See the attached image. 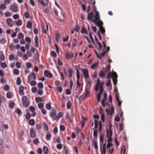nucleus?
I'll use <instances>...</instances> for the list:
<instances>
[{"label": "nucleus", "instance_id": "obj_51", "mask_svg": "<svg viewBox=\"0 0 154 154\" xmlns=\"http://www.w3.org/2000/svg\"><path fill=\"white\" fill-rule=\"evenodd\" d=\"M31 116L29 113L27 112L25 115V118L27 119H29L30 118Z\"/></svg>", "mask_w": 154, "mask_h": 154}, {"label": "nucleus", "instance_id": "obj_64", "mask_svg": "<svg viewBox=\"0 0 154 154\" xmlns=\"http://www.w3.org/2000/svg\"><path fill=\"white\" fill-rule=\"evenodd\" d=\"M6 42V41L4 38H2L1 40H0V43L2 44L5 43Z\"/></svg>", "mask_w": 154, "mask_h": 154}, {"label": "nucleus", "instance_id": "obj_2", "mask_svg": "<svg viewBox=\"0 0 154 154\" xmlns=\"http://www.w3.org/2000/svg\"><path fill=\"white\" fill-rule=\"evenodd\" d=\"M27 97L26 96H23L22 99L23 105V106L26 107L29 105V103L27 101Z\"/></svg>", "mask_w": 154, "mask_h": 154}, {"label": "nucleus", "instance_id": "obj_50", "mask_svg": "<svg viewBox=\"0 0 154 154\" xmlns=\"http://www.w3.org/2000/svg\"><path fill=\"white\" fill-rule=\"evenodd\" d=\"M35 100L36 102L38 103L39 102H42L43 100L40 97H35Z\"/></svg>", "mask_w": 154, "mask_h": 154}, {"label": "nucleus", "instance_id": "obj_19", "mask_svg": "<svg viewBox=\"0 0 154 154\" xmlns=\"http://www.w3.org/2000/svg\"><path fill=\"white\" fill-rule=\"evenodd\" d=\"M38 38L37 36H36L34 38V41H35V46L38 48L39 47V44L38 43Z\"/></svg>", "mask_w": 154, "mask_h": 154}, {"label": "nucleus", "instance_id": "obj_63", "mask_svg": "<svg viewBox=\"0 0 154 154\" xmlns=\"http://www.w3.org/2000/svg\"><path fill=\"white\" fill-rule=\"evenodd\" d=\"M51 55L52 57H56V53L54 51H52L51 52Z\"/></svg>", "mask_w": 154, "mask_h": 154}, {"label": "nucleus", "instance_id": "obj_33", "mask_svg": "<svg viewBox=\"0 0 154 154\" xmlns=\"http://www.w3.org/2000/svg\"><path fill=\"white\" fill-rule=\"evenodd\" d=\"M93 143L94 146V148L96 149V151L97 152V149H98L97 142L95 140H93Z\"/></svg>", "mask_w": 154, "mask_h": 154}, {"label": "nucleus", "instance_id": "obj_11", "mask_svg": "<svg viewBox=\"0 0 154 154\" xmlns=\"http://www.w3.org/2000/svg\"><path fill=\"white\" fill-rule=\"evenodd\" d=\"M93 22L95 23L96 25L98 26L99 28L100 27H103V23L102 21L101 20L96 21V20H94L93 21Z\"/></svg>", "mask_w": 154, "mask_h": 154}, {"label": "nucleus", "instance_id": "obj_42", "mask_svg": "<svg viewBox=\"0 0 154 154\" xmlns=\"http://www.w3.org/2000/svg\"><path fill=\"white\" fill-rule=\"evenodd\" d=\"M21 79L20 77H18L17 78L16 81V84L17 85H19L21 83Z\"/></svg>", "mask_w": 154, "mask_h": 154}, {"label": "nucleus", "instance_id": "obj_15", "mask_svg": "<svg viewBox=\"0 0 154 154\" xmlns=\"http://www.w3.org/2000/svg\"><path fill=\"white\" fill-rule=\"evenodd\" d=\"M19 93L21 95H23L24 94V86H21L19 87Z\"/></svg>", "mask_w": 154, "mask_h": 154}, {"label": "nucleus", "instance_id": "obj_14", "mask_svg": "<svg viewBox=\"0 0 154 154\" xmlns=\"http://www.w3.org/2000/svg\"><path fill=\"white\" fill-rule=\"evenodd\" d=\"M66 56V58L67 60H69L70 58H72L73 57V54L72 53L66 52L65 54Z\"/></svg>", "mask_w": 154, "mask_h": 154}, {"label": "nucleus", "instance_id": "obj_5", "mask_svg": "<svg viewBox=\"0 0 154 154\" xmlns=\"http://www.w3.org/2000/svg\"><path fill=\"white\" fill-rule=\"evenodd\" d=\"M36 134V132L34 128H32L30 129V136L31 138H34Z\"/></svg>", "mask_w": 154, "mask_h": 154}, {"label": "nucleus", "instance_id": "obj_22", "mask_svg": "<svg viewBox=\"0 0 154 154\" xmlns=\"http://www.w3.org/2000/svg\"><path fill=\"white\" fill-rule=\"evenodd\" d=\"M94 18L95 19L94 20H96V21L100 20L99 13L98 12H96V14L94 16Z\"/></svg>", "mask_w": 154, "mask_h": 154}, {"label": "nucleus", "instance_id": "obj_16", "mask_svg": "<svg viewBox=\"0 0 154 154\" xmlns=\"http://www.w3.org/2000/svg\"><path fill=\"white\" fill-rule=\"evenodd\" d=\"M7 23L10 27L12 26L13 25V20L11 18H8L7 19Z\"/></svg>", "mask_w": 154, "mask_h": 154}, {"label": "nucleus", "instance_id": "obj_25", "mask_svg": "<svg viewBox=\"0 0 154 154\" xmlns=\"http://www.w3.org/2000/svg\"><path fill=\"white\" fill-rule=\"evenodd\" d=\"M43 150L44 154H48V149L47 147L45 146L43 148Z\"/></svg>", "mask_w": 154, "mask_h": 154}, {"label": "nucleus", "instance_id": "obj_45", "mask_svg": "<svg viewBox=\"0 0 154 154\" xmlns=\"http://www.w3.org/2000/svg\"><path fill=\"white\" fill-rule=\"evenodd\" d=\"M85 120L84 117H82V121L81 122L82 128H83L85 125Z\"/></svg>", "mask_w": 154, "mask_h": 154}, {"label": "nucleus", "instance_id": "obj_12", "mask_svg": "<svg viewBox=\"0 0 154 154\" xmlns=\"http://www.w3.org/2000/svg\"><path fill=\"white\" fill-rule=\"evenodd\" d=\"M106 111L108 115H109V113L110 115L112 116L114 113V106H112L110 110H108L107 109H106Z\"/></svg>", "mask_w": 154, "mask_h": 154}, {"label": "nucleus", "instance_id": "obj_36", "mask_svg": "<svg viewBox=\"0 0 154 154\" xmlns=\"http://www.w3.org/2000/svg\"><path fill=\"white\" fill-rule=\"evenodd\" d=\"M22 24V20H18L16 23V24L19 26H21Z\"/></svg>", "mask_w": 154, "mask_h": 154}, {"label": "nucleus", "instance_id": "obj_43", "mask_svg": "<svg viewBox=\"0 0 154 154\" xmlns=\"http://www.w3.org/2000/svg\"><path fill=\"white\" fill-rule=\"evenodd\" d=\"M0 60L1 61H4L5 60V56L2 53L0 55Z\"/></svg>", "mask_w": 154, "mask_h": 154}, {"label": "nucleus", "instance_id": "obj_34", "mask_svg": "<svg viewBox=\"0 0 154 154\" xmlns=\"http://www.w3.org/2000/svg\"><path fill=\"white\" fill-rule=\"evenodd\" d=\"M43 127L45 131H48V125L46 124L45 122L43 123Z\"/></svg>", "mask_w": 154, "mask_h": 154}, {"label": "nucleus", "instance_id": "obj_54", "mask_svg": "<svg viewBox=\"0 0 154 154\" xmlns=\"http://www.w3.org/2000/svg\"><path fill=\"white\" fill-rule=\"evenodd\" d=\"M98 64L96 63H93L91 66V68L92 69H93L95 68L97 66Z\"/></svg>", "mask_w": 154, "mask_h": 154}, {"label": "nucleus", "instance_id": "obj_24", "mask_svg": "<svg viewBox=\"0 0 154 154\" xmlns=\"http://www.w3.org/2000/svg\"><path fill=\"white\" fill-rule=\"evenodd\" d=\"M32 27V23L30 21H28L26 24V27L28 29H31Z\"/></svg>", "mask_w": 154, "mask_h": 154}, {"label": "nucleus", "instance_id": "obj_27", "mask_svg": "<svg viewBox=\"0 0 154 154\" xmlns=\"http://www.w3.org/2000/svg\"><path fill=\"white\" fill-rule=\"evenodd\" d=\"M113 72L112 73L111 72H109L107 75V79H110L111 77H112V78L113 77H114V76L113 75Z\"/></svg>", "mask_w": 154, "mask_h": 154}, {"label": "nucleus", "instance_id": "obj_58", "mask_svg": "<svg viewBox=\"0 0 154 154\" xmlns=\"http://www.w3.org/2000/svg\"><path fill=\"white\" fill-rule=\"evenodd\" d=\"M24 15L25 17L26 18H29L30 15L29 13L28 12H25L24 13Z\"/></svg>", "mask_w": 154, "mask_h": 154}, {"label": "nucleus", "instance_id": "obj_8", "mask_svg": "<svg viewBox=\"0 0 154 154\" xmlns=\"http://www.w3.org/2000/svg\"><path fill=\"white\" fill-rule=\"evenodd\" d=\"M113 75L114 76V77L112 78V80L113 81V83L115 85H117V78L118 77L117 73L115 72H113Z\"/></svg>", "mask_w": 154, "mask_h": 154}, {"label": "nucleus", "instance_id": "obj_52", "mask_svg": "<svg viewBox=\"0 0 154 154\" xmlns=\"http://www.w3.org/2000/svg\"><path fill=\"white\" fill-rule=\"evenodd\" d=\"M42 128V125L41 124L37 125L36 126V129L37 130H40Z\"/></svg>", "mask_w": 154, "mask_h": 154}, {"label": "nucleus", "instance_id": "obj_31", "mask_svg": "<svg viewBox=\"0 0 154 154\" xmlns=\"http://www.w3.org/2000/svg\"><path fill=\"white\" fill-rule=\"evenodd\" d=\"M29 123L30 125L33 126L35 125V121L33 119H31L29 121Z\"/></svg>", "mask_w": 154, "mask_h": 154}, {"label": "nucleus", "instance_id": "obj_10", "mask_svg": "<svg viewBox=\"0 0 154 154\" xmlns=\"http://www.w3.org/2000/svg\"><path fill=\"white\" fill-rule=\"evenodd\" d=\"M44 75L45 77L50 78H52L53 77L52 74L51 73L49 72L47 70H45L44 71Z\"/></svg>", "mask_w": 154, "mask_h": 154}, {"label": "nucleus", "instance_id": "obj_21", "mask_svg": "<svg viewBox=\"0 0 154 154\" xmlns=\"http://www.w3.org/2000/svg\"><path fill=\"white\" fill-rule=\"evenodd\" d=\"M68 73L69 78H72V77L73 71L71 68L70 67L69 69H68Z\"/></svg>", "mask_w": 154, "mask_h": 154}, {"label": "nucleus", "instance_id": "obj_37", "mask_svg": "<svg viewBox=\"0 0 154 154\" xmlns=\"http://www.w3.org/2000/svg\"><path fill=\"white\" fill-rule=\"evenodd\" d=\"M37 86L39 88L41 89L43 88L44 85L42 83L40 82L38 84Z\"/></svg>", "mask_w": 154, "mask_h": 154}, {"label": "nucleus", "instance_id": "obj_56", "mask_svg": "<svg viewBox=\"0 0 154 154\" xmlns=\"http://www.w3.org/2000/svg\"><path fill=\"white\" fill-rule=\"evenodd\" d=\"M32 66V64L28 62L26 64V66L28 68H31Z\"/></svg>", "mask_w": 154, "mask_h": 154}, {"label": "nucleus", "instance_id": "obj_26", "mask_svg": "<svg viewBox=\"0 0 154 154\" xmlns=\"http://www.w3.org/2000/svg\"><path fill=\"white\" fill-rule=\"evenodd\" d=\"M105 74L104 72L102 70H101L99 74V75L100 78H104V75H105Z\"/></svg>", "mask_w": 154, "mask_h": 154}, {"label": "nucleus", "instance_id": "obj_29", "mask_svg": "<svg viewBox=\"0 0 154 154\" xmlns=\"http://www.w3.org/2000/svg\"><path fill=\"white\" fill-rule=\"evenodd\" d=\"M24 37V35L21 33H19L17 35V38L19 39H23Z\"/></svg>", "mask_w": 154, "mask_h": 154}, {"label": "nucleus", "instance_id": "obj_53", "mask_svg": "<svg viewBox=\"0 0 154 154\" xmlns=\"http://www.w3.org/2000/svg\"><path fill=\"white\" fill-rule=\"evenodd\" d=\"M43 93V91L41 89L38 90L37 91V94L39 95H42Z\"/></svg>", "mask_w": 154, "mask_h": 154}, {"label": "nucleus", "instance_id": "obj_39", "mask_svg": "<svg viewBox=\"0 0 154 154\" xmlns=\"http://www.w3.org/2000/svg\"><path fill=\"white\" fill-rule=\"evenodd\" d=\"M51 137V135L50 133L47 134L45 137L46 139L47 140H50Z\"/></svg>", "mask_w": 154, "mask_h": 154}, {"label": "nucleus", "instance_id": "obj_17", "mask_svg": "<svg viewBox=\"0 0 154 154\" xmlns=\"http://www.w3.org/2000/svg\"><path fill=\"white\" fill-rule=\"evenodd\" d=\"M112 130H109L108 129L106 130V135L107 137H112Z\"/></svg>", "mask_w": 154, "mask_h": 154}, {"label": "nucleus", "instance_id": "obj_40", "mask_svg": "<svg viewBox=\"0 0 154 154\" xmlns=\"http://www.w3.org/2000/svg\"><path fill=\"white\" fill-rule=\"evenodd\" d=\"M7 97L8 98H11L13 97L12 93L9 92L7 93L6 94Z\"/></svg>", "mask_w": 154, "mask_h": 154}, {"label": "nucleus", "instance_id": "obj_6", "mask_svg": "<svg viewBox=\"0 0 154 154\" xmlns=\"http://www.w3.org/2000/svg\"><path fill=\"white\" fill-rule=\"evenodd\" d=\"M50 116L53 120H55L56 117H57L56 110H53L50 113Z\"/></svg>", "mask_w": 154, "mask_h": 154}, {"label": "nucleus", "instance_id": "obj_13", "mask_svg": "<svg viewBox=\"0 0 154 154\" xmlns=\"http://www.w3.org/2000/svg\"><path fill=\"white\" fill-rule=\"evenodd\" d=\"M38 1L42 5L46 6L48 5L49 0H38Z\"/></svg>", "mask_w": 154, "mask_h": 154}, {"label": "nucleus", "instance_id": "obj_23", "mask_svg": "<svg viewBox=\"0 0 154 154\" xmlns=\"http://www.w3.org/2000/svg\"><path fill=\"white\" fill-rule=\"evenodd\" d=\"M93 17V13L92 12H91L90 13H89L88 15V18L89 20H91V21L93 22V21L94 20L92 19Z\"/></svg>", "mask_w": 154, "mask_h": 154}, {"label": "nucleus", "instance_id": "obj_35", "mask_svg": "<svg viewBox=\"0 0 154 154\" xmlns=\"http://www.w3.org/2000/svg\"><path fill=\"white\" fill-rule=\"evenodd\" d=\"M9 59L10 61L14 60L15 59V58L14 55L13 54L10 55L9 56Z\"/></svg>", "mask_w": 154, "mask_h": 154}, {"label": "nucleus", "instance_id": "obj_60", "mask_svg": "<svg viewBox=\"0 0 154 154\" xmlns=\"http://www.w3.org/2000/svg\"><path fill=\"white\" fill-rule=\"evenodd\" d=\"M1 66L3 68H6L7 67L6 63L4 62L1 63Z\"/></svg>", "mask_w": 154, "mask_h": 154}, {"label": "nucleus", "instance_id": "obj_62", "mask_svg": "<svg viewBox=\"0 0 154 154\" xmlns=\"http://www.w3.org/2000/svg\"><path fill=\"white\" fill-rule=\"evenodd\" d=\"M15 112L19 115H20L21 113V110L19 108L15 110Z\"/></svg>", "mask_w": 154, "mask_h": 154}, {"label": "nucleus", "instance_id": "obj_47", "mask_svg": "<svg viewBox=\"0 0 154 154\" xmlns=\"http://www.w3.org/2000/svg\"><path fill=\"white\" fill-rule=\"evenodd\" d=\"M46 108L48 110H50L51 109V107L50 103H48L46 105Z\"/></svg>", "mask_w": 154, "mask_h": 154}, {"label": "nucleus", "instance_id": "obj_32", "mask_svg": "<svg viewBox=\"0 0 154 154\" xmlns=\"http://www.w3.org/2000/svg\"><path fill=\"white\" fill-rule=\"evenodd\" d=\"M100 30L101 33L104 35L105 34V29L103 28V27H100L99 28Z\"/></svg>", "mask_w": 154, "mask_h": 154}, {"label": "nucleus", "instance_id": "obj_44", "mask_svg": "<svg viewBox=\"0 0 154 154\" xmlns=\"http://www.w3.org/2000/svg\"><path fill=\"white\" fill-rule=\"evenodd\" d=\"M13 73L14 74L18 75L19 74V70L16 69H14L13 71Z\"/></svg>", "mask_w": 154, "mask_h": 154}, {"label": "nucleus", "instance_id": "obj_59", "mask_svg": "<svg viewBox=\"0 0 154 154\" xmlns=\"http://www.w3.org/2000/svg\"><path fill=\"white\" fill-rule=\"evenodd\" d=\"M44 106V104L42 103H40L38 105V107L40 109H43L42 108Z\"/></svg>", "mask_w": 154, "mask_h": 154}, {"label": "nucleus", "instance_id": "obj_61", "mask_svg": "<svg viewBox=\"0 0 154 154\" xmlns=\"http://www.w3.org/2000/svg\"><path fill=\"white\" fill-rule=\"evenodd\" d=\"M5 82H6L5 79L3 77H2L0 80V83L2 84Z\"/></svg>", "mask_w": 154, "mask_h": 154}, {"label": "nucleus", "instance_id": "obj_49", "mask_svg": "<svg viewBox=\"0 0 154 154\" xmlns=\"http://www.w3.org/2000/svg\"><path fill=\"white\" fill-rule=\"evenodd\" d=\"M67 108L68 109H70L71 107V103L70 101L67 102L66 104Z\"/></svg>", "mask_w": 154, "mask_h": 154}, {"label": "nucleus", "instance_id": "obj_7", "mask_svg": "<svg viewBox=\"0 0 154 154\" xmlns=\"http://www.w3.org/2000/svg\"><path fill=\"white\" fill-rule=\"evenodd\" d=\"M100 91L97 95V101L99 102L100 101L101 98V96L102 94L103 90V88H102V87H100Z\"/></svg>", "mask_w": 154, "mask_h": 154}, {"label": "nucleus", "instance_id": "obj_3", "mask_svg": "<svg viewBox=\"0 0 154 154\" xmlns=\"http://www.w3.org/2000/svg\"><path fill=\"white\" fill-rule=\"evenodd\" d=\"M76 77L77 79V87H80L81 85V84L79 82L80 74L78 69H76Z\"/></svg>", "mask_w": 154, "mask_h": 154}, {"label": "nucleus", "instance_id": "obj_1", "mask_svg": "<svg viewBox=\"0 0 154 154\" xmlns=\"http://www.w3.org/2000/svg\"><path fill=\"white\" fill-rule=\"evenodd\" d=\"M104 85V82H100L99 78L97 79V82L96 84V86L95 88V90L97 91L98 90L99 88V89H100V87H102V88H103V86Z\"/></svg>", "mask_w": 154, "mask_h": 154}, {"label": "nucleus", "instance_id": "obj_57", "mask_svg": "<svg viewBox=\"0 0 154 154\" xmlns=\"http://www.w3.org/2000/svg\"><path fill=\"white\" fill-rule=\"evenodd\" d=\"M42 32L43 33H44L45 34L46 33V29H45V25H42Z\"/></svg>", "mask_w": 154, "mask_h": 154}, {"label": "nucleus", "instance_id": "obj_38", "mask_svg": "<svg viewBox=\"0 0 154 154\" xmlns=\"http://www.w3.org/2000/svg\"><path fill=\"white\" fill-rule=\"evenodd\" d=\"M28 82L30 84L31 86H34L36 84V82L35 80H32L31 82Z\"/></svg>", "mask_w": 154, "mask_h": 154}, {"label": "nucleus", "instance_id": "obj_46", "mask_svg": "<svg viewBox=\"0 0 154 154\" xmlns=\"http://www.w3.org/2000/svg\"><path fill=\"white\" fill-rule=\"evenodd\" d=\"M0 8L1 10H4L6 8V6L4 4H1L0 5Z\"/></svg>", "mask_w": 154, "mask_h": 154}, {"label": "nucleus", "instance_id": "obj_20", "mask_svg": "<svg viewBox=\"0 0 154 154\" xmlns=\"http://www.w3.org/2000/svg\"><path fill=\"white\" fill-rule=\"evenodd\" d=\"M63 116V113L61 112H59L58 113L57 116V117H56V119H55V120L57 121H58L59 119L62 117Z\"/></svg>", "mask_w": 154, "mask_h": 154}, {"label": "nucleus", "instance_id": "obj_41", "mask_svg": "<svg viewBox=\"0 0 154 154\" xmlns=\"http://www.w3.org/2000/svg\"><path fill=\"white\" fill-rule=\"evenodd\" d=\"M95 126L93 128V130H96L98 127V122L97 120H94Z\"/></svg>", "mask_w": 154, "mask_h": 154}, {"label": "nucleus", "instance_id": "obj_55", "mask_svg": "<svg viewBox=\"0 0 154 154\" xmlns=\"http://www.w3.org/2000/svg\"><path fill=\"white\" fill-rule=\"evenodd\" d=\"M9 48L11 51H13L14 50V47L12 43H11L9 46Z\"/></svg>", "mask_w": 154, "mask_h": 154}, {"label": "nucleus", "instance_id": "obj_48", "mask_svg": "<svg viewBox=\"0 0 154 154\" xmlns=\"http://www.w3.org/2000/svg\"><path fill=\"white\" fill-rule=\"evenodd\" d=\"M14 103L13 102H11L9 103V108H10V109H12L14 107Z\"/></svg>", "mask_w": 154, "mask_h": 154}, {"label": "nucleus", "instance_id": "obj_30", "mask_svg": "<svg viewBox=\"0 0 154 154\" xmlns=\"http://www.w3.org/2000/svg\"><path fill=\"white\" fill-rule=\"evenodd\" d=\"M90 94V91L87 88H86L85 89V94L86 97H88L89 96Z\"/></svg>", "mask_w": 154, "mask_h": 154}, {"label": "nucleus", "instance_id": "obj_18", "mask_svg": "<svg viewBox=\"0 0 154 154\" xmlns=\"http://www.w3.org/2000/svg\"><path fill=\"white\" fill-rule=\"evenodd\" d=\"M56 41L58 42L59 41V39L61 38L60 34L59 31H56Z\"/></svg>", "mask_w": 154, "mask_h": 154}, {"label": "nucleus", "instance_id": "obj_4", "mask_svg": "<svg viewBox=\"0 0 154 154\" xmlns=\"http://www.w3.org/2000/svg\"><path fill=\"white\" fill-rule=\"evenodd\" d=\"M10 9L12 11L16 12L18 11V6L15 4L11 5Z\"/></svg>", "mask_w": 154, "mask_h": 154}, {"label": "nucleus", "instance_id": "obj_9", "mask_svg": "<svg viewBox=\"0 0 154 154\" xmlns=\"http://www.w3.org/2000/svg\"><path fill=\"white\" fill-rule=\"evenodd\" d=\"M82 70L85 77L87 79L89 78V72L88 69H82Z\"/></svg>", "mask_w": 154, "mask_h": 154}, {"label": "nucleus", "instance_id": "obj_28", "mask_svg": "<svg viewBox=\"0 0 154 154\" xmlns=\"http://www.w3.org/2000/svg\"><path fill=\"white\" fill-rule=\"evenodd\" d=\"M81 32L82 33L85 34L87 35L88 34L87 32L86 29L84 26H83L81 30Z\"/></svg>", "mask_w": 154, "mask_h": 154}]
</instances>
